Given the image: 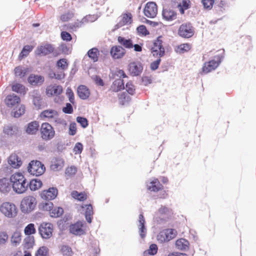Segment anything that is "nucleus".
<instances>
[{
	"instance_id": "31",
	"label": "nucleus",
	"mask_w": 256,
	"mask_h": 256,
	"mask_svg": "<svg viewBox=\"0 0 256 256\" xmlns=\"http://www.w3.org/2000/svg\"><path fill=\"white\" fill-rule=\"evenodd\" d=\"M18 128L16 126H12L10 124L4 127L3 132L9 136H12L18 131Z\"/></svg>"
},
{
	"instance_id": "55",
	"label": "nucleus",
	"mask_w": 256,
	"mask_h": 256,
	"mask_svg": "<svg viewBox=\"0 0 256 256\" xmlns=\"http://www.w3.org/2000/svg\"><path fill=\"white\" fill-rule=\"evenodd\" d=\"M157 240L160 243H162L166 242H168L167 239L166 234L164 232V230L160 232L157 236Z\"/></svg>"
},
{
	"instance_id": "21",
	"label": "nucleus",
	"mask_w": 256,
	"mask_h": 256,
	"mask_svg": "<svg viewBox=\"0 0 256 256\" xmlns=\"http://www.w3.org/2000/svg\"><path fill=\"white\" fill-rule=\"evenodd\" d=\"M39 128V122L38 121L34 120L29 122L27 124V126L26 128V132L28 134H36V132L38 130Z\"/></svg>"
},
{
	"instance_id": "5",
	"label": "nucleus",
	"mask_w": 256,
	"mask_h": 256,
	"mask_svg": "<svg viewBox=\"0 0 256 256\" xmlns=\"http://www.w3.org/2000/svg\"><path fill=\"white\" fill-rule=\"evenodd\" d=\"M28 170L30 174L40 176L44 173L46 168L40 161L32 160L29 163Z\"/></svg>"
},
{
	"instance_id": "17",
	"label": "nucleus",
	"mask_w": 256,
	"mask_h": 256,
	"mask_svg": "<svg viewBox=\"0 0 256 256\" xmlns=\"http://www.w3.org/2000/svg\"><path fill=\"white\" fill-rule=\"evenodd\" d=\"M138 232L142 238H144L146 234V221L142 214H140L138 217Z\"/></svg>"
},
{
	"instance_id": "45",
	"label": "nucleus",
	"mask_w": 256,
	"mask_h": 256,
	"mask_svg": "<svg viewBox=\"0 0 256 256\" xmlns=\"http://www.w3.org/2000/svg\"><path fill=\"white\" fill-rule=\"evenodd\" d=\"M164 232L166 234L167 239L169 241L174 238L177 234V232L174 229L168 228L164 230Z\"/></svg>"
},
{
	"instance_id": "11",
	"label": "nucleus",
	"mask_w": 256,
	"mask_h": 256,
	"mask_svg": "<svg viewBox=\"0 0 256 256\" xmlns=\"http://www.w3.org/2000/svg\"><path fill=\"white\" fill-rule=\"evenodd\" d=\"M53 225L50 223H42L38 228V232L42 238L48 239L52 236Z\"/></svg>"
},
{
	"instance_id": "13",
	"label": "nucleus",
	"mask_w": 256,
	"mask_h": 256,
	"mask_svg": "<svg viewBox=\"0 0 256 256\" xmlns=\"http://www.w3.org/2000/svg\"><path fill=\"white\" fill-rule=\"evenodd\" d=\"M84 224V222L78 221L74 224H70V232L76 236L84 234L85 232L82 229Z\"/></svg>"
},
{
	"instance_id": "25",
	"label": "nucleus",
	"mask_w": 256,
	"mask_h": 256,
	"mask_svg": "<svg viewBox=\"0 0 256 256\" xmlns=\"http://www.w3.org/2000/svg\"><path fill=\"white\" fill-rule=\"evenodd\" d=\"M118 42L120 46H122L126 48L130 49L132 48L133 42L130 38H126L124 37L119 36L118 38Z\"/></svg>"
},
{
	"instance_id": "50",
	"label": "nucleus",
	"mask_w": 256,
	"mask_h": 256,
	"mask_svg": "<svg viewBox=\"0 0 256 256\" xmlns=\"http://www.w3.org/2000/svg\"><path fill=\"white\" fill-rule=\"evenodd\" d=\"M76 120L82 128H86L88 125V122L84 117L78 116L76 118Z\"/></svg>"
},
{
	"instance_id": "23",
	"label": "nucleus",
	"mask_w": 256,
	"mask_h": 256,
	"mask_svg": "<svg viewBox=\"0 0 256 256\" xmlns=\"http://www.w3.org/2000/svg\"><path fill=\"white\" fill-rule=\"evenodd\" d=\"M64 160L60 158H56L52 162L50 168L54 171H58L62 169L64 166Z\"/></svg>"
},
{
	"instance_id": "34",
	"label": "nucleus",
	"mask_w": 256,
	"mask_h": 256,
	"mask_svg": "<svg viewBox=\"0 0 256 256\" xmlns=\"http://www.w3.org/2000/svg\"><path fill=\"white\" fill-rule=\"evenodd\" d=\"M33 104L38 109L40 108L42 104L41 96L38 91L33 92Z\"/></svg>"
},
{
	"instance_id": "54",
	"label": "nucleus",
	"mask_w": 256,
	"mask_h": 256,
	"mask_svg": "<svg viewBox=\"0 0 256 256\" xmlns=\"http://www.w3.org/2000/svg\"><path fill=\"white\" fill-rule=\"evenodd\" d=\"M215 0H202V2L204 8L210 10L212 8Z\"/></svg>"
},
{
	"instance_id": "41",
	"label": "nucleus",
	"mask_w": 256,
	"mask_h": 256,
	"mask_svg": "<svg viewBox=\"0 0 256 256\" xmlns=\"http://www.w3.org/2000/svg\"><path fill=\"white\" fill-rule=\"evenodd\" d=\"M83 22L77 20L74 23H70L66 25V29L72 31H76L78 28L82 26Z\"/></svg>"
},
{
	"instance_id": "59",
	"label": "nucleus",
	"mask_w": 256,
	"mask_h": 256,
	"mask_svg": "<svg viewBox=\"0 0 256 256\" xmlns=\"http://www.w3.org/2000/svg\"><path fill=\"white\" fill-rule=\"evenodd\" d=\"M53 94L54 96H59L60 95L63 90L62 88L60 85H54L52 86Z\"/></svg>"
},
{
	"instance_id": "32",
	"label": "nucleus",
	"mask_w": 256,
	"mask_h": 256,
	"mask_svg": "<svg viewBox=\"0 0 256 256\" xmlns=\"http://www.w3.org/2000/svg\"><path fill=\"white\" fill-rule=\"evenodd\" d=\"M189 242L184 238H180L176 242V246L180 250H187L188 248Z\"/></svg>"
},
{
	"instance_id": "20",
	"label": "nucleus",
	"mask_w": 256,
	"mask_h": 256,
	"mask_svg": "<svg viewBox=\"0 0 256 256\" xmlns=\"http://www.w3.org/2000/svg\"><path fill=\"white\" fill-rule=\"evenodd\" d=\"M176 12L169 8H164L162 16L164 19L167 21H170L176 18Z\"/></svg>"
},
{
	"instance_id": "56",
	"label": "nucleus",
	"mask_w": 256,
	"mask_h": 256,
	"mask_svg": "<svg viewBox=\"0 0 256 256\" xmlns=\"http://www.w3.org/2000/svg\"><path fill=\"white\" fill-rule=\"evenodd\" d=\"M124 22L126 24H130L132 22V15L130 13H126L123 14L121 18Z\"/></svg>"
},
{
	"instance_id": "14",
	"label": "nucleus",
	"mask_w": 256,
	"mask_h": 256,
	"mask_svg": "<svg viewBox=\"0 0 256 256\" xmlns=\"http://www.w3.org/2000/svg\"><path fill=\"white\" fill-rule=\"evenodd\" d=\"M126 53L125 49L120 46H114L112 47L110 54L114 59L122 58Z\"/></svg>"
},
{
	"instance_id": "39",
	"label": "nucleus",
	"mask_w": 256,
	"mask_h": 256,
	"mask_svg": "<svg viewBox=\"0 0 256 256\" xmlns=\"http://www.w3.org/2000/svg\"><path fill=\"white\" fill-rule=\"evenodd\" d=\"M60 251L62 256H72L74 254L72 248L68 245H62Z\"/></svg>"
},
{
	"instance_id": "24",
	"label": "nucleus",
	"mask_w": 256,
	"mask_h": 256,
	"mask_svg": "<svg viewBox=\"0 0 256 256\" xmlns=\"http://www.w3.org/2000/svg\"><path fill=\"white\" fill-rule=\"evenodd\" d=\"M8 164L14 168H18L22 164V162L20 158L16 154H11L8 160Z\"/></svg>"
},
{
	"instance_id": "3",
	"label": "nucleus",
	"mask_w": 256,
	"mask_h": 256,
	"mask_svg": "<svg viewBox=\"0 0 256 256\" xmlns=\"http://www.w3.org/2000/svg\"><path fill=\"white\" fill-rule=\"evenodd\" d=\"M40 132L42 138L45 141L52 140L55 136L54 128L48 122H44L42 124Z\"/></svg>"
},
{
	"instance_id": "57",
	"label": "nucleus",
	"mask_w": 256,
	"mask_h": 256,
	"mask_svg": "<svg viewBox=\"0 0 256 256\" xmlns=\"http://www.w3.org/2000/svg\"><path fill=\"white\" fill-rule=\"evenodd\" d=\"M126 88L127 92L131 94L134 95L135 93L134 86L132 82H128L126 85Z\"/></svg>"
},
{
	"instance_id": "15",
	"label": "nucleus",
	"mask_w": 256,
	"mask_h": 256,
	"mask_svg": "<svg viewBox=\"0 0 256 256\" xmlns=\"http://www.w3.org/2000/svg\"><path fill=\"white\" fill-rule=\"evenodd\" d=\"M147 189L150 192H158L163 188V186L157 178H154L146 182Z\"/></svg>"
},
{
	"instance_id": "30",
	"label": "nucleus",
	"mask_w": 256,
	"mask_h": 256,
	"mask_svg": "<svg viewBox=\"0 0 256 256\" xmlns=\"http://www.w3.org/2000/svg\"><path fill=\"white\" fill-rule=\"evenodd\" d=\"M112 88L113 91L118 92L124 88V80L121 78L116 79L112 84Z\"/></svg>"
},
{
	"instance_id": "38",
	"label": "nucleus",
	"mask_w": 256,
	"mask_h": 256,
	"mask_svg": "<svg viewBox=\"0 0 256 256\" xmlns=\"http://www.w3.org/2000/svg\"><path fill=\"white\" fill-rule=\"evenodd\" d=\"M158 248L156 244H151L149 248L144 252V256H148V255L154 256L158 252Z\"/></svg>"
},
{
	"instance_id": "22",
	"label": "nucleus",
	"mask_w": 256,
	"mask_h": 256,
	"mask_svg": "<svg viewBox=\"0 0 256 256\" xmlns=\"http://www.w3.org/2000/svg\"><path fill=\"white\" fill-rule=\"evenodd\" d=\"M20 102V98L14 94H9L7 96L6 98V103L8 106L12 108L16 104H18Z\"/></svg>"
},
{
	"instance_id": "33",
	"label": "nucleus",
	"mask_w": 256,
	"mask_h": 256,
	"mask_svg": "<svg viewBox=\"0 0 256 256\" xmlns=\"http://www.w3.org/2000/svg\"><path fill=\"white\" fill-rule=\"evenodd\" d=\"M87 54L94 62H96L98 60L100 52L96 48H93L88 52Z\"/></svg>"
},
{
	"instance_id": "46",
	"label": "nucleus",
	"mask_w": 256,
	"mask_h": 256,
	"mask_svg": "<svg viewBox=\"0 0 256 256\" xmlns=\"http://www.w3.org/2000/svg\"><path fill=\"white\" fill-rule=\"evenodd\" d=\"M136 30L138 35L140 36H146L150 34V32L144 25H140L138 26Z\"/></svg>"
},
{
	"instance_id": "47",
	"label": "nucleus",
	"mask_w": 256,
	"mask_h": 256,
	"mask_svg": "<svg viewBox=\"0 0 256 256\" xmlns=\"http://www.w3.org/2000/svg\"><path fill=\"white\" fill-rule=\"evenodd\" d=\"M56 66L62 70H66L68 67V63L66 60V58L60 59L56 62Z\"/></svg>"
},
{
	"instance_id": "62",
	"label": "nucleus",
	"mask_w": 256,
	"mask_h": 256,
	"mask_svg": "<svg viewBox=\"0 0 256 256\" xmlns=\"http://www.w3.org/2000/svg\"><path fill=\"white\" fill-rule=\"evenodd\" d=\"M60 36L62 39L63 40L66 42H70L72 40V36L71 34L66 31L62 32L60 34Z\"/></svg>"
},
{
	"instance_id": "63",
	"label": "nucleus",
	"mask_w": 256,
	"mask_h": 256,
	"mask_svg": "<svg viewBox=\"0 0 256 256\" xmlns=\"http://www.w3.org/2000/svg\"><path fill=\"white\" fill-rule=\"evenodd\" d=\"M77 172V168L74 166L68 167L66 170V174L68 176H71L74 175Z\"/></svg>"
},
{
	"instance_id": "64",
	"label": "nucleus",
	"mask_w": 256,
	"mask_h": 256,
	"mask_svg": "<svg viewBox=\"0 0 256 256\" xmlns=\"http://www.w3.org/2000/svg\"><path fill=\"white\" fill-rule=\"evenodd\" d=\"M62 110L66 114H71L74 112L72 106L70 103H66V106L62 108Z\"/></svg>"
},
{
	"instance_id": "60",
	"label": "nucleus",
	"mask_w": 256,
	"mask_h": 256,
	"mask_svg": "<svg viewBox=\"0 0 256 256\" xmlns=\"http://www.w3.org/2000/svg\"><path fill=\"white\" fill-rule=\"evenodd\" d=\"M160 214L169 215L172 213V210L166 206H162L158 210Z\"/></svg>"
},
{
	"instance_id": "37",
	"label": "nucleus",
	"mask_w": 256,
	"mask_h": 256,
	"mask_svg": "<svg viewBox=\"0 0 256 256\" xmlns=\"http://www.w3.org/2000/svg\"><path fill=\"white\" fill-rule=\"evenodd\" d=\"M25 112V106L23 104H21L18 108H14L12 112V116L18 118L24 114Z\"/></svg>"
},
{
	"instance_id": "6",
	"label": "nucleus",
	"mask_w": 256,
	"mask_h": 256,
	"mask_svg": "<svg viewBox=\"0 0 256 256\" xmlns=\"http://www.w3.org/2000/svg\"><path fill=\"white\" fill-rule=\"evenodd\" d=\"M162 36H159L154 40L153 46L150 50L152 56L155 58H162L165 54L164 48L162 45Z\"/></svg>"
},
{
	"instance_id": "27",
	"label": "nucleus",
	"mask_w": 256,
	"mask_h": 256,
	"mask_svg": "<svg viewBox=\"0 0 256 256\" xmlns=\"http://www.w3.org/2000/svg\"><path fill=\"white\" fill-rule=\"evenodd\" d=\"M35 243L33 236H26L24 240L23 246L24 249L29 250L32 248Z\"/></svg>"
},
{
	"instance_id": "2",
	"label": "nucleus",
	"mask_w": 256,
	"mask_h": 256,
	"mask_svg": "<svg viewBox=\"0 0 256 256\" xmlns=\"http://www.w3.org/2000/svg\"><path fill=\"white\" fill-rule=\"evenodd\" d=\"M218 54L214 56L211 60L204 63L202 68V72L206 74L216 69L222 62L224 58V50H218Z\"/></svg>"
},
{
	"instance_id": "9",
	"label": "nucleus",
	"mask_w": 256,
	"mask_h": 256,
	"mask_svg": "<svg viewBox=\"0 0 256 256\" xmlns=\"http://www.w3.org/2000/svg\"><path fill=\"white\" fill-rule=\"evenodd\" d=\"M178 33L181 37L188 38L194 36V29L190 22L183 24L180 26Z\"/></svg>"
},
{
	"instance_id": "61",
	"label": "nucleus",
	"mask_w": 256,
	"mask_h": 256,
	"mask_svg": "<svg viewBox=\"0 0 256 256\" xmlns=\"http://www.w3.org/2000/svg\"><path fill=\"white\" fill-rule=\"evenodd\" d=\"M83 150V145L82 143L76 142L74 146L73 151L76 154H80Z\"/></svg>"
},
{
	"instance_id": "19",
	"label": "nucleus",
	"mask_w": 256,
	"mask_h": 256,
	"mask_svg": "<svg viewBox=\"0 0 256 256\" xmlns=\"http://www.w3.org/2000/svg\"><path fill=\"white\" fill-rule=\"evenodd\" d=\"M44 78L43 76L30 74L28 78V82L32 86L41 85L44 82Z\"/></svg>"
},
{
	"instance_id": "36",
	"label": "nucleus",
	"mask_w": 256,
	"mask_h": 256,
	"mask_svg": "<svg viewBox=\"0 0 256 256\" xmlns=\"http://www.w3.org/2000/svg\"><path fill=\"white\" fill-rule=\"evenodd\" d=\"M28 184L30 190L32 191H34L38 189L42 184V181L38 179L32 180L29 184Z\"/></svg>"
},
{
	"instance_id": "40",
	"label": "nucleus",
	"mask_w": 256,
	"mask_h": 256,
	"mask_svg": "<svg viewBox=\"0 0 256 256\" xmlns=\"http://www.w3.org/2000/svg\"><path fill=\"white\" fill-rule=\"evenodd\" d=\"M72 196L79 201H84L86 199V195L84 192H78V191L74 190L71 194Z\"/></svg>"
},
{
	"instance_id": "8",
	"label": "nucleus",
	"mask_w": 256,
	"mask_h": 256,
	"mask_svg": "<svg viewBox=\"0 0 256 256\" xmlns=\"http://www.w3.org/2000/svg\"><path fill=\"white\" fill-rule=\"evenodd\" d=\"M57 51V50H54V48L52 44L46 43L38 46L36 50V53L38 56H46L53 52L54 56H58L59 53Z\"/></svg>"
},
{
	"instance_id": "18",
	"label": "nucleus",
	"mask_w": 256,
	"mask_h": 256,
	"mask_svg": "<svg viewBox=\"0 0 256 256\" xmlns=\"http://www.w3.org/2000/svg\"><path fill=\"white\" fill-rule=\"evenodd\" d=\"M77 93L79 98L83 100H87L90 94L89 88L84 85H80L78 87Z\"/></svg>"
},
{
	"instance_id": "4",
	"label": "nucleus",
	"mask_w": 256,
	"mask_h": 256,
	"mask_svg": "<svg viewBox=\"0 0 256 256\" xmlns=\"http://www.w3.org/2000/svg\"><path fill=\"white\" fill-rule=\"evenodd\" d=\"M36 204V199L34 196H28L24 197L21 202V210L24 213L28 214L34 209Z\"/></svg>"
},
{
	"instance_id": "29",
	"label": "nucleus",
	"mask_w": 256,
	"mask_h": 256,
	"mask_svg": "<svg viewBox=\"0 0 256 256\" xmlns=\"http://www.w3.org/2000/svg\"><path fill=\"white\" fill-rule=\"evenodd\" d=\"M58 115V112L57 111L52 109H48L43 110L40 114V117L41 118H46L50 119L54 118V116Z\"/></svg>"
},
{
	"instance_id": "16",
	"label": "nucleus",
	"mask_w": 256,
	"mask_h": 256,
	"mask_svg": "<svg viewBox=\"0 0 256 256\" xmlns=\"http://www.w3.org/2000/svg\"><path fill=\"white\" fill-rule=\"evenodd\" d=\"M58 194V190L56 188H50L47 190H44L42 194V198L46 200H51L55 198Z\"/></svg>"
},
{
	"instance_id": "28",
	"label": "nucleus",
	"mask_w": 256,
	"mask_h": 256,
	"mask_svg": "<svg viewBox=\"0 0 256 256\" xmlns=\"http://www.w3.org/2000/svg\"><path fill=\"white\" fill-rule=\"evenodd\" d=\"M22 240V234L21 232L19 231L14 232L11 238H10V242L12 246H18Z\"/></svg>"
},
{
	"instance_id": "48",
	"label": "nucleus",
	"mask_w": 256,
	"mask_h": 256,
	"mask_svg": "<svg viewBox=\"0 0 256 256\" xmlns=\"http://www.w3.org/2000/svg\"><path fill=\"white\" fill-rule=\"evenodd\" d=\"M26 72V69L22 66H17L14 68V73L16 76L23 78Z\"/></svg>"
},
{
	"instance_id": "7",
	"label": "nucleus",
	"mask_w": 256,
	"mask_h": 256,
	"mask_svg": "<svg viewBox=\"0 0 256 256\" xmlns=\"http://www.w3.org/2000/svg\"><path fill=\"white\" fill-rule=\"evenodd\" d=\"M0 212L8 218H14L17 214V209L14 204L5 202L0 206Z\"/></svg>"
},
{
	"instance_id": "52",
	"label": "nucleus",
	"mask_w": 256,
	"mask_h": 256,
	"mask_svg": "<svg viewBox=\"0 0 256 256\" xmlns=\"http://www.w3.org/2000/svg\"><path fill=\"white\" fill-rule=\"evenodd\" d=\"M55 142L56 150L58 152H62L66 148L65 143L61 140H56Z\"/></svg>"
},
{
	"instance_id": "26",
	"label": "nucleus",
	"mask_w": 256,
	"mask_h": 256,
	"mask_svg": "<svg viewBox=\"0 0 256 256\" xmlns=\"http://www.w3.org/2000/svg\"><path fill=\"white\" fill-rule=\"evenodd\" d=\"M10 190V181L6 178L0 179V192L2 193L8 192Z\"/></svg>"
},
{
	"instance_id": "35",
	"label": "nucleus",
	"mask_w": 256,
	"mask_h": 256,
	"mask_svg": "<svg viewBox=\"0 0 256 256\" xmlns=\"http://www.w3.org/2000/svg\"><path fill=\"white\" fill-rule=\"evenodd\" d=\"M12 90L18 94L24 95L26 94V90L25 86L22 84L19 83H16L12 86Z\"/></svg>"
},
{
	"instance_id": "44",
	"label": "nucleus",
	"mask_w": 256,
	"mask_h": 256,
	"mask_svg": "<svg viewBox=\"0 0 256 256\" xmlns=\"http://www.w3.org/2000/svg\"><path fill=\"white\" fill-rule=\"evenodd\" d=\"M33 47L30 45L24 46L21 52L19 54V58H22L26 56L32 50Z\"/></svg>"
},
{
	"instance_id": "51",
	"label": "nucleus",
	"mask_w": 256,
	"mask_h": 256,
	"mask_svg": "<svg viewBox=\"0 0 256 256\" xmlns=\"http://www.w3.org/2000/svg\"><path fill=\"white\" fill-rule=\"evenodd\" d=\"M48 252V248L46 246H41L36 252L35 256H46Z\"/></svg>"
},
{
	"instance_id": "1",
	"label": "nucleus",
	"mask_w": 256,
	"mask_h": 256,
	"mask_svg": "<svg viewBox=\"0 0 256 256\" xmlns=\"http://www.w3.org/2000/svg\"><path fill=\"white\" fill-rule=\"evenodd\" d=\"M10 181L12 183L14 190L17 194H21L26 190L28 184H26V180L21 173H16L12 175Z\"/></svg>"
},
{
	"instance_id": "42",
	"label": "nucleus",
	"mask_w": 256,
	"mask_h": 256,
	"mask_svg": "<svg viewBox=\"0 0 256 256\" xmlns=\"http://www.w3.org/2000/svg\"><path fill=\"white\" fill-rule=\"evenodd\" d=\"M64 210L62 208L53 207L52 212H50V216L52 218H58L62 214Z\"/></svg>"
},
{
	"instance_id": "43",
	"label": "nucleus",
	"mask_w": 256,
	"mask_h": 256,
	"mask_svg": "<svg viewBox=\"0 0 256 256\" xmlns=\"http://www.w3.org/2000/svg\"><path fill=\"white\" fill-rule=\"evenodd\" d=\"M36 232L34 224L30 223L28 224L24 229V233L26 236H32Z\"/></svg>"
},
{
	"instance_id": "53",
	"label": "nucleus",
	"mask_w": 256,
	"mask_h": 256,
	"mask_svg": "<svg viewBox=\"0 0 256 256\" xmlns=\"http://www.w3.org/2000/svg\"><path fill=\"white\" fill-rule=\"evenodd\" d=\"M76 124L75 122L70 123L68 128V134L70 136H74L76 133Z\"/></svg>"
},
{
	"instance_id": "58",
	"label": "nucleus",
	"mask_w": 256,
	"mask_h": 256,
	"mask_svg": "<svg viewBox=\"0 0 256 256\" xmlns=\"http://www.w3.org/2000/svg\"><path fill=\"white\" fill-rule=\"evenodd\" d=\"M66 94L68 98L69 101L72 104H74V96L72 90L70 88H68L66 90Z\"/></svg>"
},
{
	"instance_id": "49",
	"label": "nucleus",
	"mask_w": 256,
	"mask_h": 256,
	"mask_svg": "<svg viewBox=\"0 0 256 256\" xmlns=\"http://www.w3.org/2000/svg\"><path fill=\"white\" fill-rule=\"evenodd\" d=\"M54 125L56 128L60 126L65 127L67 125V122L65 120L60 118H54Z\"/></svg>"
},
{
	"instance_id": "10",
	"label": "nucleus",
	"mask_w": 256,
	"mask_h": 256,
	"mask_svg": "<svg viewBox=\"0 0 256 256\" xmlns=\"http://www.w3.org/2000/svg\"><path fill=\"white\" fill-rule=\"evenodd\" d=\"M142 64L138 61L130 62L128 65V70L130 76H138L141 74L143 71Z\"/></svg>"
},
{
	"instance_id": "12",
	"label": "nucleus",
	"mask_w": 256,
	"mask_h": 256,
	"mask_svg": "<svg viewBox=\"0 0 256 256\" xmlns=\"http://www.w3.org/2000/svg\"><path fill=\"white\" fill-rule=\"evenodd\" d=\"M157 5L153 2H147L144 10V15L150 18H154L157 14Z\"/></svg>"
}]
</instances>
